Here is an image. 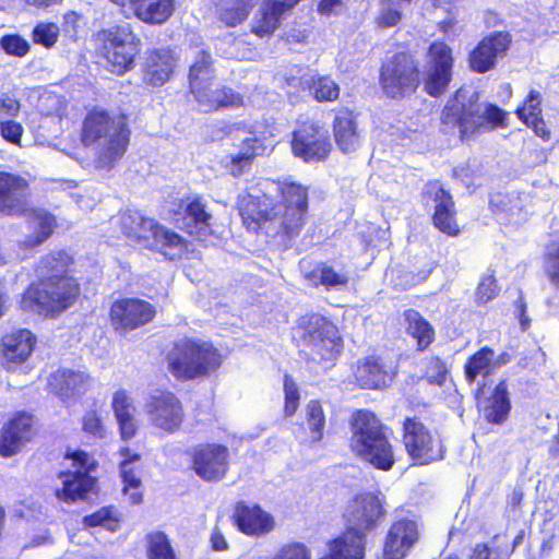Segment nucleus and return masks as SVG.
<instances>
[{
	"label": "nucleus",
	"instance_id": "f257e3e1",
	"mask_svg": "<svg viewBox=\"0 0 559 559\" xmlns=\"http://www.w3.org/2000/svg\"><path fill=\"white\" fill-rule=\"evenodd\" d=\"M426 57V70L423 75L413 50L403 46L395 51L386 63V95L393 98L409 95L417 90L421 81L428 95H443L453 80V50L444 40L437 39L429 44Z\"/></svg>",
	"mask_w": 559,
	"mask_h": 559
},
{
	"label": "nucleus",
	"instance_id": "f03ea898",
	"mask_svg": "<svg viewBox=\"0 0 559 559\" xmlns=\"http://www.w3.org/2000/svg\"><path fill=\"white\" fill-rule=\"evenodd\" d=\"M130 130L124 116L111 117L105 111H91L84 119L82 142L85 146L97 145L95 166L110 169L127 151Z\"/></svg>",
	"mask_w": 559,
	"mask_h": 559
},
{
	"label": "nucleus",
	"instance_id": "7ed1b4c3",
	"mask_svg": "<svg viewBox=\"0 0 559 559\" xmlns=\"http://www.w3.org/2000/svg\"><path fill=\"white\" fill-rule=\"evenodd\" d=\"M441 123L453 130L457 128L461 141H468L473 134L507 128L508 111L495 103H487L483 114L472 105L460 102H449L441 111Z\"/></svg>",
	"mask_w": 559,
	"mask_h": 559
},
{
	"label": "nucleus",
	"instance_id": "20e7f679",
	"mask_svg": "<svg viewBox=\"0 0 559 559\" xmlns=\"http://www.w3.org/2000/svg\"><path fill=\"white\" fill-rule=\"evenodd\" d=\"M170 372L178 379L209 374L221 365V356L212 344L199 340L177 342L167 356Z\"/></svg>",
	"mask_w": 559,
	"mask_h": 559
},
{
	"label": "nucleus",
	"instance_id": "39448f33",
	"mask_svg": "<svg viewBox=\"0 0 559 559\" xmlns=\"http://www.w3.org/2000/svg\"><path fill=\"white\" fill-rule=\"evenodd\" d=\"M79 295V286L74 278L44 277L32 284L21 298L24 311L37 313L60 312L71 306Z\"/></svg>",
	"mask_w": 559,
	"mask_h": 559
},
{
	"label": "nucleus",
	"instance_id": "423d86ee",
	"mask_svg": "<svg viewBox=\"0 0 559 559\" xmlns=\"http://www.w3.org/2000/svg\"><path fill=\"white\" fill-rule=\"evenodd\" d=\"M124 235L145 248L163 252L169 259H175L183 249L182 238L154 219L144 217L138 212H127L120 217Z\"/></svg>",
	"mask_w": 559,
	"mask_h": 559
},
{
	"label": "nucleus",
	"instance_id": "0eeeda50",
	"mask_svg": "<svg viewBox=\"0 0 559 559\" xmlns=\"http://www.w3.org/2000/svg\"><path fill=\"white\" fill-rule=\"evenodd\" d=\"M350 448L376 468L384 471V430L381 420L372 413L360 409L352 415Z\"/></svg>",
	"mask_w": 559,
	"mask_h": 559
},
{
	"label": "nucleus",
	"instance_id": "6e6552de",
	"mask_svg": "<svg viewBox=\"0 0 559 559\" xmlns=\"http://www.w3.org/2000/svg\"><path fill=\"white\" fill-rule=\"evenodd\" d=\"M103 43L107 68L115 74H123L134 67L135 56L140 52V38L130 24L116 25L97 33Z\"/></svg>",
	"mask_w": 559,
	"mask_h": 559
},
{
	"label": "nucleus",
	"instance_id": "1a4fd4ad",
	"mask_svg": "<svg viewBox=\"0 0 559 559\" xmlns=\"http://www.w3.org/2000/svg\"><path fill=\"white\" fill-rule=\"evenodd\" d=\"M402 440L407 454L417 465H429L444 459L447 449L437 431L428 429L418 416L403 421Z\"/></svg>",
	"mask_w": 559,
	"mask_h": 559
},
{
	"label": "nucleus",
	"instance_id": "9d476101",
	"mask_svg": "<svg viewBox=\"0 0 559 559\" xmlns=\"http://www.w3.org/2000/svg\"><path fill=\"white\" fill-rule=\"evenodd\" d=\"M301 349L313 362L331 361L340 353V337L334 324L320 314L309 317L302 326Z\"/></svg>",
	"mask_w": 559,
	"mask_h": 559
},
{
	"label": "nucleus",
	"instance_id": "9b49d317",
	"mask_svg": "<svg viewBox=\"0 0 559 559\" xmlns=\"http://www.w3.org/2000/svg\"><path fill=\"white\" fill-rule=\"evenodd\" d=\"M420 198L425 206L432 205L430 221L435 229L450 238L461 235L454 197L450 190L444 189L439 179L426 182Z\"/></svg>",
	"mask_w": 559,
	"mask_h": 559
},
{
	"label": "nucleus",
	"instance_id": "f8f14e48",
	"mask_svg": "<svg viewBox=\"0 0 559 559\" xmlns=\"http://www.w3.org/2000/svg\"><path fill=\"white\" fill-rule=\"evenodd\" d=\"M282 201L273 205L275 225L288 238L299 235L308 211V189L289 182L281 188Z\"/></svg>",
	"mask_w": 559,
	"mask_h": 559
},
{
	"label": "nucleus",
	"instance_id": "ddd939ff",
	"mask_svg": "<svg viewBox=\"0 0 559 559\" xmlns=\"http://www.w3.org/2000/svg\"><path fill=\"white\" fill-rule=\"evenodd\" d=\"M71 460L75 469L61 472L59 478L62 486L56 489V497L68 503L86 500L96 486V478L90 475L95 467V462L90 455L83 451H75Z\"/></svg>",
	"mask_w": 559,
	"mask_h": 559
},
{
	"label": "nucleus",
	"instance_id": "4468645a",
	"mask_svg": "<svg viewBox=\"0 0 559 559\" xmlns=\"http://www.w3.org/2000/svg\"><path fill=\"white\" fill-rule=\"evenodd\" d=\"M512 45L508 31H493L481 37L467 55L468 68L476 73L493 70L499 60L507 56Z\"/></svg>",
	"mask_w": 559,
	"mask_h": 559
},
{
	"label": "nucleus",
	"instance_id": "2eb2a0df",
	"mask_svg": "<svg viewBox=\"0 0 559 559\" xmlns=\"http://www.w3.org/2000/svg\"><path fill=\"white\" fill-rule=\"evenodd\" d=\"M175 224L200 241H206L212 234L213 216L200 198L180 200L169 207Z\"/></svg>",
	"mask_w": 559,
	"mask_h": 559
},
{
	"label": "nucleus",
	"instance_id": "dca6fc26",
	"mask_svg": "<svg viewBox=\"0 0 559 559\" xmlns=\"http://www.w3.org/2000/svg\"><path fill=\"white\" fill-rule=\"evenodd\" d=\"M144 409L150 424L166 433L178 431L185 418L182 404L171 392L152 395Z\"/></svg>",
	"mask_w": 559,
	"mask_h": 559
},
{
	"label": "nucleus",
	"instance_id": "f3484780",
	"mask_svg": "<svg viewBox=\"0 0 559 559\" xmlns=\"http://www.w3.org/2000/svg\"><path fill=\"white\" fill-rule=\"evenodd\" d=\"M155 307L139 298H123L115 301L110 308V321L119 334L141 328L153 320Z\"/></svg>",
	"mask_w": 559,
	"mask_h": 559
},
{
	"label": "nucleus",
	"instance_id": "a211bd4d",
	"mask_svg": "<svg viewBox=\"0 0 559 559\" xmlns=\"http://www.w3.org/2000/svg\"><path fill=\"white\" fill-rule=\"evenodd\" d=\"M328 132L316 124H305L294 132L292 148L295 156L307 163L320 162L331 151Z\"/></svg>",
	"mask_w": 559,
	"mask_h": 559
},
{
	"label": "nucleus",
	"instance_id": "6ab92c4d",
	"mask_svg": "<svg viewBox=\"0 0 559 559\" xmlns=\"http://www.w3.org/2000/svg\"><path fill=\"white\" fill-rule=\"evenodd\" d=\"M229 452L222 444H204L194 449L193 469L204 480L216 481L222 479L228 468Z\"/></svg>",
	"mask_w": 559,
	"mask_h": 559
},
{
	"label": "nucleus",
	"instance_id": "aec40b11",
	"mask_svg": "<svg viewBox=\"0 0 559 559\" xmlns=\"http://www.w3.org/2000/svg\"><path fill=\"white\" fill-rule=\"evenodd\" d=\"M28 183L16 175L0 171V213L20 216L28 211Z\"/></svg>",
	"mask_w": 559,
	"mask_h": 559
},
{
	"label": "nucleus",
	"instance_id": "412c9836",
	"mask_svg": "<svg viewBox=\"0 0 559 559\" xmlns=\"http://www.w3.org/2000/svg\"><path fill=\"white\" fill-rule=\"evenodd\" d=\"M514 112L526 128L534 131L535 135L543 141H549L551 131L544 118L543 94L538 90L531 88Z\"/></svg>",
	"mask_w": 559,
	"mask_h": 559
},
{
	"label": "nucleus",
	"instance_id": "4be33fe9",
	"mask_svg": "<svg viewBox=\"0 0 559 559\" xmlns=\"http://www.w3.org/2000/svg\"><path fill=\"white\" fill-rule=\"evenodd\" d=\"M178 58L170 48H156L147 52L143 80L154 87L164 85L173 75Z\"/></svg>",
	"mask_w": 559,
	"mask_h": 559
},
{
	"label": "nucleus",
	"instance_id": "5701e85b",
	"mask_svg": "<svg viewBox=\"0 0 559 559\" xmlns=\"http://www.w3.org/2000/svg\"><path fill=\"white\" fill-rule=\"evenodd\" d=\"M191 94L204 112H212L222 108H237L243 105V98L239 93L224 85L213 88V82Z\"/></svg>",
	"mask_w": 559,
	"mask_h": 559
},
{
	"label": "nucleus",
	"instance_id": "b1692460",
	"mask_svg": "<svg viewBox=\"0 0 559 559\" xmlns=\"http://www.w3.org/2000/svg\"><path fill=\"white\" fill-rule=\"evenodd\" d=\"M33 420L25 413L13 417L2 429L0 438V455L9 457L15 455L31 439Z\"/></svg>",
	"mask_w": 559,
	"mask_h": 559
},
{
	"label": "nucleus",
	"instance_id": "393cba45",
	"mask_svg": "<svg viewBox=\"0 0 559 559\" xmlns=\"http://www.w3.org/2000/svg\"><path fill=\"white\" fill-rule=\"evenodd\" d=\"M35 343L32 332L21 329L7 334L2 338V365L7 369H12L14 365L24 362L31 355Z\"/></svg>",
	"mask_w": 559,
	"mask_h": 559
},
{
	"label": "nucleus",
	"instance_id": "a878e982",
	"mask_svg": "<svg viewBox=\"0 0 559 559\" xmlns=\"http://www.w3.org/2000/svg\"><path fill=\"white\" fill-rule=\"evenodd\" d=\"M273 202L266 194L248 193L241 198L239 211L243 224L248 228H257L261 223L273 222L275 224V213H273Z\"/></svg>",
	"mask_w": 559,
	"mask_h": 559
},
{
	"label": "nucleus",
	"instance_id": "bb28decb",
	"mask_svg": "<svg viewBox=\"0 0 559 559\" xmlns=\"http://www.w3.org/2000/svg\"><path fill=\"white\" fill-rule=\"evenodd\" d=\"M511 409L509 384L506 379H501L485 400L483 407L485 420L488 424L501 426L509 419Z\"/></svg>",
	"mask_w": 559,
	"mask_h": 559
},
{
	"label": "nucleus",
	"instance_id": "cd10ccee",
	"mask_svg": "<svg viewBox=\"0 0 559 559\" xmlns=\"http://www.w3.org/2000/svg\"><path fill=\"white\" fill-rule=\"evenodd\" d=\"M382 514V506L373 493L355 497L346 507L344 518L348 524H376Z\"/></svg>",
	"mask_w": 559,
	"mask_h": 559
},
{
	"label": "nucleus",
	"instance_id": "c85d7f7f",
	"mask_svg": "<svg viewBox=\"0 0 559 559\" xmlns=\"http://www.w3.org/2000/svg\"><path fill=\"white\" fill-rule=\"evenodd\" d=\"M300 0H267L260 9L252 26L253 33L263 37L272 34L278 26L283 14L294 8Z\"/></svg>",
	"mask_w": 559,
	"mask_h": 559
},
{
	"label": "nucleus",
	"instance_id": "c756f323",
	"mask_svg": "<svg viewBox=\"0 0 559 559\" xmlns=\"http://www.w3.org/2000/svg\"><path fill=\"white\" fill-rule=\"evenodd\" d=\"M334 139L338 148L344 153L356 151L360 145V132L356 116L348 110H341L333 122Z\"/></svg>",
	"mask_w": 559,
	"mask_h": 559
},
{
	"label": "nucleus",
	"instance_id": "7c9ffc66",
	"mask_svg": "<svg viewBox=\"0 0 559 559\" xmlns=\"http://www.w3.org/2000/svg\"><path fill=\"white\" fill-rule=\"evenodd\" d=\"M49 384L59 396L70 397L87 390L90 377L82 370L61 369L51 374Z\"/></svg>",
	"mask_w": 559,
	"mask_h": 559
},
{
	"label": "nucleus",
	"instance_id": "2f4dec72",
	"mask_svg": "<svg viewBox=\"0 0 559 559\" xmlns=\"http://www.w3.org/2000/svg\"><path fill=\"white\" fill-rule=\"evenodd\" d=\"M495 349L483 346L467 357L463 372L467 383L473 384L478 378H488L495 372Z\"/></svg>",
	"mask_w": 559,
	"mask_h": 559
},
{
	"label": "nucleus",
	"instance_id": "473e14b6",
	"mask_svg": "<svg viewBox=\"0 0 559 559\" xmlns=\"http://www.w3.org/2000/svg\"><path fill=\"white\" fill-rule=\"evenodd\" d=\"M188 79L190 93L195 92L216 79V71L210 51L203 48L193 51V60L189 69Z\"/></svg>",
	"mask_w": 559,
	"mask_h": 559
},
{
	"label": "nucleus",
	"instance_id": "72a5a7b5",
	"mask_svg": "<svg viewBox=\"0 0 559 559\" xmlns=\"http://www.w3.org/2000/svg\"><path fill=\"white\" fill-rule=\"evenodd\" d=\"M417 526H390L386 534V559H403L418 539Z\"/></svg>",
	"mask_w": 559,
	"mask_h": 559
},
{
	"label": "nucleus",
	"instance_id": "f704fd0d",
	"mask_svg": "<svg viewBox=\"0 0 559 559\" xmlns=\"http://www.w3.org/2000/svg\"><path fill=\"white\" fill-rule=\"evenodd\" d=\"M406 333L416 342V350L425 352L436 340L433 326L418 311L408 309L404 312Z\"/></svg>",
	"mask_w": 559,
	"mask_h": 559
},
{
	"label": "nucleus",
	"instance_id": "c9c22d12",
	"mask_svg": "<svg viewBox=\"0 0 559 559\" xmlns=\"http://www.w3.org/2000/svg\"><path fill=\"white\" fill-rule=\"evenodd\" d=\"M111 405L119 424L121 437L126 440L131 439L136 431L135 406L132 399L126 391L120 390L114 394Z\"/></svg>",
	"mask_w": 559,
	"mask_h": 559
},
{
	"label": "nucleus",
	"instance_id": "e433bc0d",
	"mask_svg": "<svg viewBox=\"0 0 559 559\" xmlns=\"http://www.w3.org/2000/svg\"><path fill=\"white\" fill-rule=\"evenodd\" d=\"M259 0H216L218 20L228 27L242 23Z\"/></svg>",
	"mask_w": 559,
	"mask_h": 559
},
{
	"label": "nucleus",
	"instance_id": "4c0bfd02",
	"mask_svg": "<svg viewBox=\"0 0 559 559\" xmlns=\"http://www.w3.org/2000/svg\"><path fill=\"white\" fill-rule=\"evenodd\" d=\"M120 454L123 457L120 463V473L124 484L123 492L129 496L133 504L140 503L142 500V493L139 491L141 479L139 473L132 466L133 463L140 460V455L136 453L131 454L128 448H123Z\"/></svg>",
	"mask_w": 559,
	"mask_h": 559
},
{
	"label": "nucleus",
	"instance_id": "58836bf2",
	"mask_svg": "<svg viewBox=\"0 0 559 559\" xmlns=\"http://www.w3.org/2000/svg\"><path fill=\"white\" fill-rule=\"evenodd\" d=\"M29 217L34 234L29 235L23 242L27 248L39 246L46 241L56 226L55 216L44 210H33Z\"/></svg>",
	"mask_w": 559,
	"mask_h": 559
},
{
	"label": "nucleus",
	"instance_id": "ea45409f",
	"mask_svg": "<svg viewBox=\"0 0 559 559\" xmlns=\"http://www.w3.org/2000/svg\"><path fill=\"white\" fill-rule=\"evenodd\" d=\"M264 147L255 138H245L241 140V146L238 153L230 156V173L233 176L238 177L243 173V169L249 166L252 159L261 155Z\"/></svg>",
	"mask_w": 559,
	"mask_h": 559
},
{
	"label": "nucleus",
	"instance_id": "a19ab883",
	"mask_svg": "<svg viewBox=\"0 0 559 559\" xmlns=\"http://www.w3.org/2000/svg\"><path fill=\"white\" fill-rule=\"evenodd\" d=\"M380 358L367 357L355 371L357 383L364 389H377L383 381L384 373Z\"/></svg>",
	"mask_w": 559,
	"mask_h": 559
},
{
	"label": "nucleus",
	"instance_id": "79ce46f5",
	"mask_svg": "<svg viewBox=\"0 0 559 559\" xmlns=\"http://www.w3.org/2000/svg\"><path fill=\"white\" fill-rule=\"evenodd\" d=\"M69 257L64 251H58L50 253L43 258L37 267V274L39 280L44 277L60 278H72L68 274Z\"/></svg>",
	"mask_w": 559,
	"mask_h": 559
},
{
	"label": "nucleus",
	"instance_id": "37998d69",
	"mask_svg": "<svg viewBox=\"0 0 559 559\" xmlns=\"http://www.w3.org/2000/svg\"><path fill=\"white\" fill-rule=\"evenodd\" d=\"M233 519L235 524H274L273 518L257 503L238 501Z\"/></svg>",
	"mask_w": 559,
	"mask_h": 559
},
{
	"label": "nucleus",
	"instance_id": "c03bdc74",
	"mask_svg": "<svg viewBox=\"0 0 559 559\" xmlns=\"http://www.w3.org/2000/svg\"><path fill=\"white\" fill-rule=\"evenodd\" d=\"M302 84L309 88L318 102L335 100L340 94L338 85L330 76L314 74L304 79Z\"/></svg>",
	"mask_w": 559,
	"mask_h": 559
},
{
	"label": "nucleus",
	"instance_id": "a18cd8bd",
	"mask_svg": "<svg viewBox=\"0 0 559 559\" xmlns=\"http://www.w3.org/2000/svg\"><path fill=\"white\" fill-rule=\"evenodd\" d=\"M500 294V286L496 277V272L491 270L483 275L475 289V302L477 306H485L495 300Z\"/></svg>",
	"mask_w": 559,
	"mask_h": 559
},
{
	"label": "nucleus",
	"instance_id": "49530a36",
	"mask_svg": "<svg viewBox=\"0 0 559 559\" xmlns=\"http://www.w3.org/2000/svg\"><path fill=\"white\" fill-rule=\"evenodd\" d=\"M543 272L554 287L559 292V242H551L543 255Z\"/></svg>",
	"mask_w": 559,
	"mask_h": 559
},
{
	"label": "nucleus",
	"instance_id": "de8ad7c7",
	"mask_svg": "<svg viewBox=\"0 0 559 559\" xmlns=\"http://www.w3.org/2000/svg\"><path fill=\"white\" fill-rule=\"evenodd\" d=\"M450 377V368L444 359L432 356L428 359L424 379L432 385L443 386Z\"/></svg>",
	"mask_w": 559,
	"mask_h": 559
},
{
	"label": "nucleus",
	"instance_id": "09e8293b",
	"mask_svg": "<svg viewBox=\"0 0 559 559\" xmlns=\"http://www.w3.org/2000/svg\"><path fill=\"white\" fill-rule=\"evenodd\" d=\"M306 277L314 285L322 284L326 287H337L347 284V277L344 274L335 272L331 266L321 264L311 271Z\"/></svg>",
	"mask_w": 559,
	"mask_h": 559
},
{
	"label": "nucleus",
	"instance_id": "8fccbe9b",
	"mask_svg": "<svg viewBox=\"0 0 559 559\" xmlns=\"http://www.w3.org/2000/svg\"><path fill=\"white\" fill-rule=\"evenodd\" d=\"M147 558L148 559H176L167 536L157 532L147 536Z\"/></svg>",
	"mask_w": 559,
	"mask_h": 559
},
{
	"label": "nucleus",
	"instance_id": "3c124183",
	"mask_svg": "<svg viewBox=\"0 0 559 559\" xmlns=\"http://www.w3.org/2000/svg\"><path fill=\"white\" fill-rule=\"evenodd\" d=\"M307 423L313 433V440H320L322 438V429L324 427L325 418L322 406L319 402L311 401L307 405Z\"/></svg>",
	"mask_w": 559,
	"mask_h": 559
},
{
	"label": "nucleus",
	"instance_id": "603ef678",
	"mask_svg": "<svg viewBox=\"0 0 559 559\" xmlns=\"http://www.w3.org/2000/svg\"><path fill=\"white\" fill-rule=\"evenodd\" d=\"M59 36V27L55 23H40L33 31L34 41L49 48Z\"/></svg>",
	"mask_w": 559,
	"mask_h": 559
},
{
	"label": "nucleus",
	"instance_id": "864d4df0",
	"mask_svg": "<svg viewBox=\"0 0 559 559\" xmlns=\"http://www.w3.org/2000/svg\"><path fill=\"white\" fill-rule=\"evenodd\" d=\"M1 48L9 55L23 57L29 50L28 43L20 35H5L0 39Z\"/></svg>",
	"mask_w": 559,
	"mask_h": 559
},
{
	"label": "nucleus",
	"instance_id": "5fc2aeb1",
	"mask_svg": "<svg viewBox=\"0 0 559 559\" xmlns=\"http://www.w3.org/2000/svg\"><path fill=\"white\" fill-rule=\"evenodd\" d=\"M83 431L93 438L102 439L106 435L102 418L96 412H88L82 418Z\"/></svg>",
	"mask_w": 559,
	"mask_h": 559
},
{
	"label": "nucleus",
	"instance_id": "6e6d98bb",
	"mask_svg": "<svg viewBox=\"0 0 559 559\" xmlns=\"http://www.w3.org/2000/svg\"><path fill=\"white\" fill-rule=\"evenodd\" d=\"M284 391H285V413L287 416H292L298 406L299 393L297 385L290 376L284 378Z\"/></svg>",
	"mask_w": 559,
	"mask_h": 559
},
{
	"label": "nucleus",
	"instance_id": "4d7b16f0",
	"mask_svg": "<svg viewBox=\"0 0 559 559\" xmlns=\"http://www.w3.org/2000/svg\"><path fill=\"white\" fill-rule=\"evenodd\" d=\"M274 559H310V552L302 544H290L282 548Z\"/></svg>",
	"mask_w": 559,
	"mask_h": 559
},
{
	"label": "nucleus",
	"instance_id": "13d9d810",
	"mask_svg": "<svg viewBox=\"0 0 559 559\" xmlns=\"http://www.w3.org/2000/svg\"><path fill=\"white\" fill-rule=\"evenodd\" d=\"M106 521L119 522V512L114 507L103 508L90 516L84 518V524H104Z\"/></svg>",
	"mask_w": 559,
	"mask_h": 559
},
{
	"label": "nucleus",
	"instance_id": "bf43d9fd",
	"mask_svg": "<svg viewBox=\"0 0 559 559\" xmlns=\"http://www.w3.org/2000/svg\"><path fill=\"white\" fill-rule=\"evenodd\" d=\"M0 130L2 136L11 143H19L23 133L22 126L13 120L1 122Z\"/></svg>",
	"mask_w": 559,
	"mask_h": 559
},
{
	"label": "nucleus",
	"instance_id": "052dcab7",
	"mask_svg": "<svg viewBox=\"0 0 559 559\" xmlns=\"http://www.w3.org/2000/svg\"><path fill=\"white\" fill-rule=\"evenodd\" d=\"M0 108L9 117H14L20 111V103L16 98L9 94H2L0 96Z\"/></svg>",
	"mask_w": 559,
	"mask_h": 559
},
{
	"label": "nucleus",
	"instance_id": "680f3d73",
	"mask_svg": "<svg viewBox=\"0 0 559 559\" xmlns=\"http://www.w3.org/2000/svg\"><path fill=\"white\" fill-rule=\"evenodd\" d=\"M467 559H498V557L488 544L479 543L472 548Z\"/></svg>",
	"mask_w": 559,
	"mask_h": 559
},
{
	"label": "nucleus",
	"instance_id": "e2e57ef3",
	"mask_svg": "<svg viewBox=\"0 0 559 559\" xmlns=\"http://www.w3.org/2000/svg\"><path fill=\"white\" fill-rule=\"evenodd\" d=\"M345 0H321L318 4V12L324 15L337 14Z\"/></svg>",
	"mask_w": 559,
	"mask_h": 559
},
{
	"label": "nucleus",
	"instance_id": "0e129e2a",
	"mask_svg": "<svg viewBox=\"0 0 559 559\" xmlns=\"http://www.w3.org/2000/svg\"><path fill=\"white\" fill-rule=\"evenodd\" d=\"M524 492L522 488L518 487L512 490V492L508 496V507L515 511L518 510L523 501Z\"/></svg>",
	"mask_w": 559,
	"mask_h": 559
},
{
	"label": "nucleus",
	"instance_id": "69168bd1",
	"mask_svg": "<svg viewBox=\"0 0 559 559\" xmlns=\"http://www.w3.org/2000/svg\"><path fill=\"white\" fill-rule=\"evenodd\" d=\"M211 545L216 551H223L228 548L225 537L217 530H214L211 535Z\"/></svg>",
	"mask_w": 559,
	"mask_h": 559
},
{
	"label": "nucleus",
	"instance_id": "338daca9",
	"mask_svg": "<svg viewBox=\"0 0 559 559\" xmlns=\"http://www.w3.org/2000/svg\"><path fill=\"white\" fill-rule=\"evenodd\" d=\"M272 526H238L239 531L249 536H262L271 531Z\"/></svg>",
	"mask_w": 559,
	"mask_h": 559
},
{
	"label": "nucleus",
	"instance_id": "774afa93",
	"mask_svg": "<svg viewBox=\"0 0 559 559\" xmlns=\"http://www.w3.org/2000/svg\"><path fill=\"white\" fill-rule=\"evenodd\" d=\"M549 456L552 459L559 457V427L557 433L552 437L551 443L548 450Z\"/></svg>",
	"mask_w": 559,
	"mask_h": 559
}]
</instances>
